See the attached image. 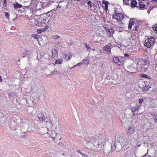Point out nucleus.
Listing matches in <instances>:
<instances>
[{
    "instance_id": "obj_1",
    "label": "nucleus",
    "mask_w": 157,
    "mask_h": 157,
    "mask_svg": "<svg viewBox=\"0 0 157 157\" xmlns=\"http://www.w3.org/2000/svg\"><path fill=\"white\" fill-rule=\"evenodd\" d=\"M30 13L32 14V15L31 16H29H29L27 17L29 19H30V18L31 17L34 18H36V17H37V19L34 18L33 19V20L34 21V24L35 25L40 26H42L43 24H46L48 22V21H46V20H47V19H46L47 17L43 18L42 17V16H43V15H34L32 14V13H31V12H30Z\"/></svg>"
},
{
    "instance_id": "obj_2",
    "label": "nucleus",
    "mask_w": 157,
    "mask_h": 157,
    "mask_svg": "<svg viewBox=\"0 0 157 157\" xmlns=\"http://www.w3.org/2000/svg\"><path fill=\"white\" fill-rule=\"evenodd\" d=\"M105 142V140L103 137L102 138L99 137L96 139V141L94 143V146L98 150H100L102 149L105 146L104 143Z\"/></svg>"
},
{
    "instance_id": "obj_3",
    "label": "nucleus",
    "mask_w": 157,
    "mask_h": 157,
    "mask_svg": "<svg viewBox=\"0 0 157 157\" xmlns=\"http://www.w3.org/2000/svg\"><path fill=\"white\" fill-rule=\"evenodd\" d=\"M124 17L123 14L121 13L115 12L112 16L113 18L115 19L118 21H121Z\"/></svg>"
},
{
    "instance_id": "obj_4",
    "label": "nucleus",
    "mask_w": 157,
    "mask_h": 157,
    "mask_svg": "<svg viewBox=\"0 0 157 157\" xmlns=\"http://www.w3.org/2000/svg\"><path fill=\"white\" fill-rule=\"evenodd\" d=\"M104 152L105 155L107 156L109 155L110 152L111 148V151H114V147L113 146H111L109 145H106L104 146Z\"/></svg>"
},
{
    "instance_id": "obj_5",
    "label": "nucleus",
    "mask_w": 157,
    "mask_h": 157,
    "mask_svg": "<svg viewBox=\"0 0 157 157\" xmlns=\"http://www.w3.org/2000/svg\"><path fill=\"white\" fill-rule=\"evenodd\" d=\"M146 43L148 42V45L149 46L153 45L155 43V37L153 36L149 37L146 39L145 41Z\"/></svg>"
},
{
    "instance_id": "obj_6",
    "label": "nucleus",
    "mask_w": 157,
    "mask_h": 157,
    "mask_svg": "<svg viewBox=\"0 0 157 157\" xmlns=\"http://www.w3.org/2000/svg\"><path fill=\"white\" fill-rule=\"evenodd\" d=\"M123 147L127 145V142L125 138L122 137H120L116 140Z\"/></svg>"
},
{
    "instance_id": "obj_7",
    "label": "nucleus",
    "mask_w": 157,
    "mask_h": 157,
    "mask_svg": "<svg viewBox=\"0 0 157 157\" xmlns=\"http://www.w3.org/2000/svg\"><path fill=\"white\" fill-rule=\"evenodd\" d=\"M123 147L117 140L114 144V149L117 151H120L122 148Z\"/></svg>"
},
{
    "instance_id": "obj_8",
    "label": "nucleus",
    "mask_w": 157,
    "mask_h": 157,
    "mask_svg": "<svg viewBox=\"0 0 157 157\" xmlns=\"http://www.w3.org/2000/svg\"><path fill=\"white\" fill-rule=\"evenodd\" d=\"M114 62L118 65H121L123 63V60L119 59L117 57L114 56L113 58Z\"/></svg>"
},
{
    "instance_id": "obj_9",
    "label": "nucleus",
    "mask_w": 157,
    "mask_h": 157,
    "mask_svg": "<svg viewBox=\"0 0 157 157\" xmlns=\"http://www.w3.org/2000/svg\"><path fill=\"white\" fill-rule=\"evenodd\" d=\"M52 56L53 58L56 57L58 55L57 48L55 46L53 47L52 51Z\"/></svg>"
},
{
    "instance_id": "obj_10",
    "label": "nucleus",
    "mask_w": 157,
    "mask_h": 157,
    "mask_svg": "<svg viewBox=\"0 0 157 157\" xmlns=\"http://www.w3.org/2000/svg\"><path fill=\"white\" fill-rule=\"evenodd\" d=\"M96 138L94 137H87L86 139V140L87 142H89L93 144L94 145V143L96 141Z\"/></svg>"
},
{
    "instance_id": "obj_11",
    "label": "nucleus",
    "mask_w": 157,
    "mask_h": 157,
    "mask_svg": "<svg viewBox=\"0 0 157 157\" xmlns=\"http://www.w3.org/2000/svg\"><path fill=\"white\" fill-rule=\"evenodd\" d=\"M37 117L39 120L40 121H44L45 119V117L44 114L41 113H40L38 114Z\"/></svg>"
},
{
    "instance_id": "obj_12",
    "label": "nucleus",
    "mask_w": 157,
    "mask_h": 157,
    "mask_svg": "<svg viewBox=\"0 0 157 157\" xmlns=\"http://www.w3.org/2000/svg\"><path fill=\"white\" fill-rule=\"evenodd\" d=\"M149 62L147 60H143V61H141V62L140 63L141 65H142V66L144 67V66H146V67H144L147 68V66L149 64Z\"/></svg>"
},
{
    "instance_id": "obj_13",
    "label": "nucleus",
    "mask_w": 157,
    "mask_h": 157,
    "mask_svg": "<svg viewBox=\"0 0 157 157\" xmlns=\"http://www.w3.org/2000/svg\"><path fill=\"white\" fill-rule=\"evenodd\" d=\"M136 7L140 10H143L145 9L146 8L145 5L143 4L142 2H140L139 3V6H137Z\"/></svg>"
},
{
    "instance_id": "obj_14",
    "label": "nucleus",
    "mask_w": 157,
    "mask_h": 157,
    "mask_svg": "<svg viewBox=\"0 0 157 157\" xmlns=\"http://www.w3.org/2000/svg\"><path fill=\"white\" fill-rule=\"evenodd\" d=\"M134 127L131 126H129L127 130L128 133L130 134H132L134 132Z\"/></svg>"
},
{
    "instance_id": "obj_15",
    "label": "nucleus",
    "mask_w": 157,
    "mask_h": 157,
    "mask_svg": "<svg viewBox=\"0 0 157 157\" xmlns=\"http://www.w3.org/2000/svg\"><path fill=\"white\" fill-rule=\"evenodd\" d=\"M133 151L132 150L130 149L128 150L126 152V157H133L132 155L133 154Z\"/></svg>"
},
{
    "instance_id": "obj_16",
    "label": "nucleus",
    "mask_w": 157,
    "mask_h": 157,
    "mask_svg": "<svg viewBox=\"0 0 157 157\" xmlns=\"http://www.w3.org/2000/svg\"><path fill=\"white\" fill-rule=\"evenodd\" d=\"M138 107L136 106L132 108V111L134 115H136L138 112Z\"/></svg>"
},
{
    "instance_id": "obj_17",
    "label": "nucleus",
    "mask_w": 157,
    "mask_h": 157,
    "mask_svg": "<svg viewBox=\"0 0 157 157\" xmlns=\"http://www.w3.org/2000/svg\"><path fill=\"white\" fill-rule=\"evenodd\" d=\"M111 46V44H108L107 45H106L105 46L104 48H105V50L107 51L108 52H109L110 53L111 52V48L110 47Z\"/></svg>"
},
{
    "instance_id": "obj_18",
    "label": "nucleus",
    "mask_w": 157,
    "mask_h": 157,
    "mask_svg": "<svg viewBox=\"0 0 157 157\" xmlns=\"http://www.w3.org/2000/svg\"><path fill=\"white\" fill-rule=\"evenodd\" d=\"M13 5L15 9L20 8L22 7V6L21 4L18 3L16 2L14 3Z\"/></svg>"
},
{
    "instance_id": "obj_19",
    "label": "nucleus",
    "mask_w": 157,
    "mask_h": 157,
    "mask_svg": "<svg viewBox=\"0 0 157 157\" xmlns=\"http://www.w3.org/2000/svg\"><path fill=\"white\" fill-rule=\"evenodd\" d=\"M41 15L43 16H42V17L43 18H45V17H47L46 19H47V20H46V21H47L48 22L49 21V20L48 19V18L50 16V14H49V12H48L46 13H44V14H41Z\"/></svg>"
},
{
    "instance_id": "obj_20",
    "label": "nucleus",
    "mask_w": 157,
    "mask_h": 157,
    "mask_svg": "<svg viewBox=\"0 0 157 157\" xmlns=\"http://www.w3.org/2000/svg\"><path fill=\"white\" fill-rule=\"evenodd\" d=\"M102 3L105 5V9L107 11L108 9V4L109 3L108 2L105 0H102Z\"/></svg>"
},
{
    "instance_id": "obj_21",
    "label": "nucleus",
    "mask_w": 157,
    "mask_h": 157,
    "mask_svg": "<svg viewBox=\"0 0 157 157\" xmlns=\"http://www.w3.org/2000/svg\"><path fill=\"white\" fill-rule=\"evenodd\" d=\"M144 67H143L142 65L141 66L140 65V64H139V63H137L136 64V68L137 70L139 71H141L144 68Z\"/></svg>"
},
{
    "instance_id": "obj_22",
    "label": "nucleus",
    "mask_w": 157,
    "mask_h": 157,
    "mask_svg": "<svg viewBox=\"0 0 157 157\" xmlns=\"http://www.w3.org/2000/svg\"><path fill=\"white\" fill-rule=\"evenodd\" d=\"M135 23L133 21L130 20L128 25V28L129 29H131L132 25H133Z\"/></svg>"
},
{
    "instance_id": "obj_23",
    "label": "nucleus",
    "mask_w": 157,
    "mask_h": 157,
    "mask_svg": "<svg viewBox=\"0 0 157 157\" xmlns=\"http://www.w3.org/2000/svg\"><path fill=\"white\" fill-rule=\"evenodd\" d=\"M57 135V133H56L55 131L52 132L51 135V137L52 138L55 140V137H55Z\"/></svg>"
},
{
    "instance_id": "obj_24",
    "label": "nucleus",
    "mask_w": 157,
    "mask_h": 157,
    "mask_svg": "<svg viewBox=\"0 0 157 157\" xmlns=\"http://www.w3.org/2000/svg\"><path fill=\"white\" fill-rule=\"evenodd\" d=\"M90 61L89 59L88 58H87L83 60L82 63L83 64H89Z\"/></svg>"
},
{
    "instance_id": "obj_25",
    "label": "nucleus",
    "mask_w": 157,
    "mask_h": 157,
    "mask_svg": "<svg viewBox=\"0 0 157 157\" xmlns=\"http://www.w3.org/2000/svg\"><path fill=\"white\" fill-rule=\"evenodd\" d=\"M63 61V59L62 58H60L58 59H57L56 60L55 63L56 64H60L62 63Z\"/></svg>"
},
{
    "instance_id": "obj_26",
    "label": "nucleus",
    "mask_w": 157,
    "mask_h": 157,
    "mask_svg": "<svg viewBox=\"0 0 157 157\" xmlns=\"http://www.w3.org/2000/svg\"><path fill=\"white\" fill-rule=\"evenodd\" d=\"M49 120H46V122H49L50 123L52 124V126L54 125L53 123V120H52V119H51V118L49 117Z\"/></svg>"
},
{
    "instance_id": "obj_27",
    "label": "nucleus",
    "mask_w": 157,
    "mask_h": 157,
    "mask_svg": "<svg viewBox=\"0 0 157 157\" xmlns=\"http://www.w3.org/2000/svg\"><path fill=\"white\" fill-rule=\"evenodd\" d=\"M149 89V87L147 86H145L143 88V90L144 91H146L148 90Z\"/></svg>"
},
{
    "instance_id": "obj_28",
    "label": "nucleus",
    "mask_w": 157,
    "mask_h": 157,
    "mask_svg": "<svg viewBox=\"0 0 157 157\" xmlns=\"http://www.w3.org/2000/svg\"><path fill=\"white\" fill-rule=\"evenodd\" d=\"M55 137H55V139L56 140H60L61 139L60 135L58 133L57 135H56Z\"/></svg>"
},
{
    "instance_id": "obj_29",
    "label": "nucleus",
    "mask_w": 157,
    "mask_h": 157,
    "mask_svg": "<svg viewBox=\"0 0 157 157\" xmlns=\"http://www.w3.org/2000/svg\"><path fill=\"white\" fill-rule=\"evenodd\" d=\"M66 59H67L68 61L69 59H71V56L69 54V55H66L65 56Z\"/></svg>"
},
{
    "instance_id": "obj_30",
    "label": "nucleus",
    "mask_w": 157,
    "mask_h": 157,
    "mask_svg": "<svg viewBox=\"0 0 157 157\" xmlns=\"http://www.w3.org/2000/svg\"><path fill=\"white\" fill-rule=\"evenodd\" d=\"M84 44L87 51L88 50V49H90L91 48L90 47L89 44H87L85 43Z\"/></svg>"
},
{
    "instance_id": "obj_31",
    "label": "nucleus",
    "mask_w": 157,
    "mask_h": 157,
    "mask_svg": "<svg viewBox=\"0 0 157 157\" xmlns=\"http://www.w3.org/2000/svg\"><path fill=\"white\" fill-rule=\"evenodd\" d=\"M60 36L58 35H54L52 36V38L54 39H57L59 38Z\"/></svg>"
},
{
    "instance_id": "obj_32",
    "label": "nucleus",
    "mask_w": 157,
    "mask_h": 157,
    "mask_svg": "<svg viewBox=\"0 0 157 157\" xmlns=\"http://www.w3.org/2000/svg\"><path fill=\"white\" fill-rule=\"evenodd\" d=\"M152 116L153 117L155 116V117L154 118V120L155 122H157V116H156L155 114H152Z\"/></svg>"
},
{
    "instance_id": "obj_33",
    "label": "nucleus",
    "mask_w": 157,
    "mask_h": 157,
    "mask_svg": "<svg viewBox=\"0 0 157 157\" xmlns=\"http://www.w3.org/2000/svg\"><path fill=\"white\" fill-rule=\"evenodd\" d=\"M24 43H26V41H27V39L25 37H24L22 39Z\"/></svg>"
},
{
    "instance_id": "obj_34",
    "label": "nucleus",
    "mask_w": 157,
    "mask_h": 157,
    "mask_svg": "<svg viewBox=\"0 0 157 157\" xmlns=\"http://www.w3.org/2000/svg\"><path fill=\"white\" fill-rule=\"evenodd\" d=\"M144 99L143 98H140L139 100V103L140 104H141L142 102L144 101Z\"/></svg>"
},
{
    "instance_id": "obj_35",
    "label": "nucleus",
    "mask_w": 157,
    "mask_h": 157,
    "mask_svg": "<svg viewBox=\"0 0 157 157\" xmlns=\"http://www.w3.org/2000/svg\"><path fill=\"white\" fill-rule=\"evenodd\" d=\"M5 16H6V17L7 18L9 19V17H10V15L9 13L6 12H5Z\"/></svg>"
},
{
    "instance_id": "obj_36",
    "label": "nucleus",
    "mask_w": 157,
    "mask_h": 157,
    "mask_svg": "<svg viewBox=\"0 0 157 157\" xmlns=\"http://www.w3.org/2000/svg\"><path fill=\"white\" fill-rule=\"evenodd\" d=\"M87 4L88 6H90V8L92 7V3H91V2L90 1H89L87 2Z\"/></svg>"
},
{
    "instance_id": "obj_37",
    "label": "nucleus",
    "mask_w": 157,
    "mask_h": 157,
    "mask_svg": "<svg viewBox=\"0 0 157 157\" xmlns=\"http://www.w3.org/2000/svg\"><path fill=\"white\" fill-rule=\"evenodd\" d=\"M141 77L142 78H147V75H145V74L141 75Z\"/></svg>"
},
{
    "instance_id": "obj_38",
    "label": "nucleus",
    "mask_w": 157,
    "mask_h": 157,
    "mask_svg": "<svg viewBox=\"0 0 157 157\" xmlns=\"http://www.w3.org/2000/svg\"><path fill=\"white\" fill-rule=\"evenodd\" d=\"M148 42H147V43H146L145 42V44H144V45L145 46H147V48H149L151 46H149L148 45Z\"/></svg>"
},
{
    "instance_id": "obj_39",
    "label": "nucleus",
    "mask_w": 157,
    "mask_h": 157,
    "mask_svg": "<svg viewBox=\"0 0 157 157\" xmlns=\"http://www.w3.org/2000/svg\"><path fill=\"white\" fill-rule=\"evenodd\" d=\"M153 29L155 30V31H156V33H157V26H155V27H153Z\"/></svg>"
},
{
    "instance_id": "obj_40",
    "label": "nucleus",
    "mask_w": 157,
    "mask_h": 157,
    "mask_svg": "<svg viewBox=\"0 0 157 157\" xmlns=\"http://www.w3.org/2000/svg\"><path fill=\"white\" fill-rule=\"evenodd\" d=\"M26 55V54L25 53H24L23 54H21V56L22 57H24Z\"/></svg>"
},
{
    "instance_id": "obj_41",
    "label": "nucleus",
    "mask_w": 157,
    "mask_h": 157,
    "mask_svg": "<svg viewBox=\"0 0 157 157\" xmlns=\"http://www.w3.org/2000/svg\"><path fill=\"white\" fill-rule=\"evenodd\" d=\"M82 156H84V157H87V155L86 154H83L82 153V154H81Z\"/></svg>"
},
{
    "instance_id": "obj_42",
    "label": "nucleus",
    "mask_w": 157,
    "mask_h": 157,
    "mask_svg": "<svg viewBox=\"0 0 157 157\" xmlns=\"http://www.w3.org/2000/svg\"><path fill=\"white\" fill-rule=\"evenodd\" d=\"M76 152L78 153H79L81 154H82V152L79 150H77L76 151Z\"/></svg>"
},
{
    "instance_id": "obj_43",
    "label": "nucleus",
    "mask_w": 157,
    "mask_h": 157,
    "mask_svg": "<svg viewBox=\"0 0 157 157\" xmlns=\"http://www.w3.org/2000/svg\"><path fill=\"white\" fill-rule=\"evenodd\" d=\"M38 35H36V34H34L33 35V37L35 38H37Z\"/></svg>"
},
{
    "instance_id": "obj_44",
    "label": "nucleus",
    "mask_w": 157,
    "mask_h": 157,
    "mask_svg": "<svg viewBox=\"0 0 157 157\" xmlns=\"http://www.w3.org/2000/svg\"><path fill=\"white\" fill-rule=\"evenodd\" d=\"M117 46L118 48H120L121 47V45L120 44H117Z\"/></svg>"
},
{
    "instance_id": "obj_45",
    "label": "nucleus",
    "mask_w": 157,
    "mask_h": 157,
    "mask_svg": "<svg viewBox=\"0 0 157 157\" xmlns=\"http://www.w3.org/2000/svg\"><path fill=\"white\" fill-rule=\"evenodd\" d=\"M133 30H134L137 31V26H135V28H134L133 29Z\"/></svg>"
},
{
    "instance_id": "obj_46",
    "label": "nucleus",
    "mask_w": 157,
    "mask_h": 157,
    "mask_svg": "<svg viewBox=\"0 0 157 157\" xmlns=\"http://www.w3.org/2000/svg\"><path fill=\"white\" fill-rule=\"evenodd\" d=\"M124 56L125 57H127L129 56V55L127 53H125L124 54Z\"/></svg>"
},
{
    "instance_id": "obj_47",
    "label": "nucleus",
    "mask_w": 157,
    "mask_h": 157,
    "mask_svg": "<svg viewBox=\"0 0 157 157\" xmlns=\"http://www.w3.org/2000/svg\"><path fill=\"white\" fill-rule=\"evenodd\" d=\"M83 64L82 63H78L77 65H75V66H77V65H79V66H80V65L81 64Z\"/></svg>"
},
{
    "instance_id": "obj_48",
    "label": "nucleus",
    "mask_w": 157,
    "mask_h": 157,
    "mask_svg": "<svg viewBox=\"0 0 157 157\" xmlns=\"http://www.w3.org/2000/svg\"><path fill=\"white\" fill-rule=\"evenodd\" d=\"M124 119H122L121 120V122L123 123H124Z\"/></svg>"
},
{
    "instance_id": "obj_49",
    "label": "nucleus",
    "mask_w": 157,
    "mask_h": 157,
    "mask_svg": "<svg viewBox=\"0 0 157 157\" xmlns=\"http://www.w3.org/2000/svg\"><path fill=\"white\" fill-rule=\"evenodd\" d=\"M2 79L1 77L0 76V82H2Z\"/></svg>"
},
{
    "instance_id": "obj_50",
    "label": "nucleus",
    "mask_w": 157,
    "mask_h": 157,
    "mask_svg": "<svg viewBox=\"0 0 157 157\" xmlns=\"http://www.w3.org/2000/svg\"><path fill=\"white\" fill-rule=\"evenodd\" d=\"M31 89H30V92H31L32 91H33V90H32V88L31 87L30 88Z\"/></svg>"
},
{
    "instance_id": "obj_51",
    "label": "nucleus",
    "mask_w": 157,
    "mask_h": 157,
    "mask_svg": "<svg viewBox=\"0 0 157 157\" xmlns=\"http://www.w3.org/2000/svg\"><path fill=\"white\" fill-rule=\"evenodd\" d=\"M73 1H80V0H73Z\"/></svg>"
},
{
    "instance_id": "obj_52",
    "label": "nucleus",
    "mask_w": 157,
    "mask_h": 157,
    "mask_svg": "<svg viewBox=\"0 0 157 157\" xmlns=\"http://www.w3.org/2000/svg\"><path fill=\"white\" fill-rule=\"evenodd\" d=\"M6 0H5V1H4V4H6Z\"/></svg>"
},
{
    "instance_id": "obj_53",
    "label": "nucleus",
    "mask_w": 157,
    "mask_h": 157,
    "mask_svg": "<svg viewBox=\"0 0 157 157\" xmlns=\"http://www.w3.org/2000/svg\"><path fill=\"white\" fill-rule=\"evenodd\" d=\"M11 129H12V130H13V129L16 130V129H15V128H12Z\"/></svg>"
},
{
    "instance_id": "obj_54",
    "label": "nucleus",
    "mask_w": 157,
    "mask_h": 157,
    "mask_svg": "<svg viewBox=\"0 0 157 157\" xmlns=\"http://www.w3.org/2000/svg\"><path fill=\"white\" fill-rule=\"evenodd\" d=\"M92 50H93V51H94L95 50L94 49H93Z\"/></svg>"
},
{
    "instance_id": "obj_55",
    "label": "nucleus",
    "mask_w": 157,
    "mask_h": 157,
    "mask_svg": "<svg viewBox=\"0 0 157 157\" xmlns=\"http://www.w3.org/2000/svg\"><path fill=\"white\" fill-rule=\"evenodd\" d=\"M156 67H157V63H156Z\"/></svg>"
},
{
    "instance_id": "obj_56",
    "label": "nucleus",
    "mask_w": 157,
    "mask_h": 157,
    "mask_svg": "<svg viewBox=\"0 0 157 157\" xmlns=\"http://www.w3.org/2000/svg\"><path fill=\"white\" fill-rule=\"evenodd\" d=\"M18 61H20V59H19V60H18Z\"/></svg>"
},
{
    "instance_id": "obj_57",
    "label": "nucleus",
    "mask_w": 157,
    "mask_h": 157,
    "mask_svg": "<svg viewBox=\"0 0 157 157\" xmlns=\"http://www.w3.org/2000/svg\"><path fill=\"white\" fill-rule=\"evenodd\" d=\"M74 67H71V68H72Z\"/></svg>"
},
{
    "instance_id": "obj_58",
    "label": "nucleus",
    "mask_w": 157,
    "mask_h": 157,
    "mask_svg": "<svg viewBox=\"0 0 157 157\" xmlns=\"http://www.w3.org/2000/svg\"><path fill=\"white\" fill-rule=\"evenodd\" d=\"M155 56H157V54L155 55Z\"/></svg>"
},
{
    "instance_id": "obj_59",
    "label": "nucleus",
    "mask_w": 157,
    "mask_h": 157,
    "mask_svg": "<svg viewBox=\"0 0 157 157\" xmlns=\"http://www.w3.org/2000/svg\"><path fill=\"white\" fill-rule=\"evenodd\" d=\"M123 1H124V0H123Z\"/></svg>"
}]
</instances>
